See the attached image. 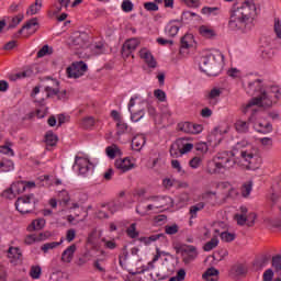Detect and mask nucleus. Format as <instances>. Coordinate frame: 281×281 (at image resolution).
Wrapping results in <instances>:
<instances>
[{
	"label": "nucleus",
	"mask_w": 281,
	"mask_h": 281,
	"mask_svg": "<svg viewBox=\"0 0 281 281\" xmlns=\"http://www.w3.org/2000/svg\"><path fill=\"white\" fill-rule=\"evenodd\" d=\"M194 43V36L192 34H186L180 41V54H186V49H190Z\"/></svg>",
	"instance_id": "15"
},
{
	"label": "nucleus",
	"mask_w": 281,
	"mask_h": 281,
	"mask_svg": "<svg viewBox=\"0 0 281 281\" xmlns=\"http://www.w3.org/2000/svg\"><path fill=\"white\" fill-rule=\"evenodd\" d=\"M88 69L89 66L85 61H75L67 68L68 78H82Z\"/></svg>",
	"instance_id": "7"
},
{
	"label": "nucleus",
	"mask_w": 281,
	"mask_h": 281,
	"mask_svg": "<svg viewBox=\"0 0 281 281\" xmlns=\"http://www.w3.org/2000/svg\"><path fill=\"white\" fill-rule=\"evenodd\" d=\"M64 241L65 240L61 238L59 241L46 243L41 247V249L44 254H47L49 249H56V247H60V244Z\"/></svg>",
	"instance_id": "31"
},
{
	"label": "nucleus",
	"mask_w": 281,
	"mask_h": 281,
	"mask_svg": "<svg viewBox=\"0 0 281 281\" xmlns=\"http://www.w3.org/2000/svg\"><path fill=\"white\" fill-rule=\"evenodd\" d=\"M58 3H59V7H57L55 14H58V12H63V8L67 10V8H69V4L71 3V0H58Z\"/></svg>",
	"instance_id": "53"
},
{
	"label": "nucleus",
	"mask_w": 281,
	"mask_h": 281,
	"mask_svg": "<svg viewBox=\"0 0 281 281\" xmlns=\"http://www.w3.org/2000/svg\"><path fill=\"white\" fill-rule=\"evenodd\" d=\"M199 32L204 38H214L216 36V32L205 25L200 26Z\"/></svg>",
	"instance_id": "26"
},
{
	"label": "nucleus",
	"mask_w": 281,
	"mask_h": 281,
	"mask_svg": "<svg viewBox=\"0 0 281 281\" xmlns=\"http://www.w3.org/2000/svg\"><path fill=\"white\" fill-rule=\"evenodd\" d=\"M144 8L147 10V12H157L159 10L157 2H145Z\"/></svg>",
	"instance_id": "51"
},
{
	"label": "nucleus",
	"mask_w": 281,
	"mask_h": 281,
	"mask_svg": "<svg viewBox=\"0 0 281 281\" xmlns=\"http://www.w3.org/2000/svg\"><path fill=\"white\" fill-rule=\"evenodd\" d=\"M87 45V41L85 40V34H80L72 38V46L77 49H82Z\"/></svg>",
	"instance_id": "29"
},
{
	"label": "nucleus",
	"mask_w": 281,
	"mask_h": 281,
	"mask_svg": "<svg viewBox=\"0 0 281 281\" xmlns=\"http://www.w3.org/2000/svg\"><path fill=\"white\" fill-rule=\"evenodd\" d=\"M116 128H117V135H124V133L128 131V124L122 121H119L116 124Z\"/></svg>",
	"instance_id": "49"
},
{
	"label": "nucleus",
	"mask_w": 281,
	"mask_h": 281,
	"mask_svg": "<svg viewBox=\"0 0 281 281\" xmlns=\"http://www.w3.org/2000/svg\"><path fill=\"white\" fill-rule=\"evenodd\" d=\"M221 274V271L218 269L211 267L205 270V272L202 274V279L204 281H218V276Z\"/></svg>",
	"instance_id": "16"
},
{
	"label": "nucleus",
	"mask_w": 281,
	"mask_h": 281,
	"mask_svg": "<svg viewBox=\"0 0 281 281\" xmlns=\"http://www.w3.org/2000/svg\"><path fill=\"white\" fill-rule=\"evenodd\" d=\"M218 8L217 7H204L202 8L201 12L202 14H217L216 12H218Z\"/></svg>",
	"instance_id": "57"
},
{
	"label": "nucleus",
	"mask_w": 281,
	"mask_h": 281,
	"mask_svg": "<svg viewBox=\"0 0 281 281\" xmlns=\"http://www.w3.org/2000/svg\"><path fill=\"white\" fill-rule=\"evenodd\" d=\"M179 233V225L172 224L165 226V234H168V236H175V234Z\"/></svg>",
	"instance_id": "43"
},
{
	"label": "nucleus",
	"mask_w": 281,
	"mask_h": 281,
	"mask_svg": "<svg viewBox=\"0 0 281 281\" xmlns=\"http://www.w3.org/2000/svg\"><path fill=\"white\" fill-rule=\"evenodd\" d=\"M36 186L38 188H49V186H52L50 176L49 175L40 176L36 182L25 181V190H27V188L31 190V188H36Z\"/></svg>",
	"instance_id": "10"
},
{
	"label": "nucleus",
	"mask_w": 281,
	"mask_h": 281,
	"mask_svg": "<svg viewBox=\"0 0 281 281\" xmlns=\"http://www.w3.org/2000/svg\"><path fill=\"white\" fill-rule=\"evenodd\" d=\"M114 166L116 170H120L122 173L128 172V170H133V168H135V164L131 162V158L128 157L116 159Z\"/></svg>",
	"instance_id": "13"
},
{
	"label": "nucleus",
	"mask_w": 281,
	"mask_h": 281,
	"mask_svg": "<svg viewBox=\"0 0 281 281\" xmlns=\"http://www.w3.org/2000/svg\"><path fill=\"white\" fill-rule=\"evenodd\" d=\"M274 34H277V38H281V22H280V19H274Z\"/></svg>",
	"instance_id": "61"
},
{
	"label": "nucleus",
	"mask_w": 281,
	"mask_h": 281,
	"mask_svg": "<svg viewBox=\"0 0 281 281\" xmlns=\"http://www.w3.org/2000/svg\"><path fill=\"white\" fill-rule=\"evenodd\" d=\"M239 157H241V159L246 160L247 162L251 164V159H254V153L240 149Z\"/></svg>",
	"instance_id": "47"
},
{
	"label": "nucleus",
	"mask_w": 281,
	"mask_h": 281,
	"mask_svg": "<svg viewBox=\"0 0 281 281\" xmlns=\"http://www.w3.org/2000/svg\"><path fill=\"white\" fill-rule=\"evenodd\" d=\"M138 54L139 58H142V60L147 64L149 69H156L157 60L155 59V56H153V53L148 50V48H142Z\"/></svg>",
	"instance_id": "11"
},
{
	"label": "nucleus",
	"mask_w": 281,
	"mask_h": 281,
	"mask_svg": "<svg viewBox=\"0 0 281 281\" xmlns=\"http://www.w3.org/2000/svg\"><path fill=\"white\" fill-rule=\"evenodd\" d=\"M170 156L173 158L181 157V140H177L175 144L170 146L169 149Z\"/></svg>",
	"instance_id": "25"
},
{
	"label": "nucleus",
	"mask_w": 281,
	"mask_h": 281,
	"mask_svg": "<svg viewBox=\"0 0 281 281\" xmlns=\"http://www.w3.org/2000/svg\"><path fill=\"white\" fill-rule=\"evenodd\" d=\"M154 97L159 100V102H166V92L161 89L154 91Z\"/></svg>",
	"instance_id": "55"
},
{
	"label": "nucleus",
	"mask_w": 281,
	"mask_h": 281,
	"mask_svg": "<svg viewBox=\"0 0 281 281\" xmlns=\"http://www.w3.org/2000/svg\"><path fill=\"white\" fill-rule=\"evenodd\" d=\"M105 153L110 159H115V155L120 153V147H117V145L109 146L106 147Z\"/></svg>",
	"instance_id": "39"
},
{
	"label": "nucleus",
	"mask_w": 281,
	"mask_h": 281,
	"mask_svg": "<svg viewBox=\"0 0 281 281\" xmlns=\"http://www.w3.org/2000/svg\"><path fill=\"white\" fill-rule=\"evenodd\" d=\"M36 203H38V200L34 196V193L23 195L15 201V210L20 214H32L36 210Z\"/></svg>",
	"instance_id": "6"
},
{
	"label": "nucleus",
	"mask_w": 281,
	"mask_h": 281,
	"mask_svg": "<svg viewBox=\"0 0 281 281\" xmlns=\"http://www.w3.org/2000/svg\"><path fill=\"white\" fill-rule=\"evenodd\" d=\"M8 258L12 265H16L21 258H23V252H21V248L11 246L8 249Z\"/></svg>",
	"instance_id": "14"
},
{
	"label": "nucleus",
	"mask_w": 281,
	"mask_h": 281,
	"mask_svg": "<svg viewBox=\"0 0 281 281\" xmlns=\"http://www.w3.org/2000/svg\"><path fill=\"white\" fill-rule=\"evenodd\" d=\"M126 234L130 238H137V236H139V232H137V224L132 223L126 229Z\"/></svg>",
	"instance_id": "37"
},
{
	"label": "nucleus",
	"mask_w": 281,
	"mask_h": 281,
	"mask_svg": "<svg viewBox=\"0 0 281 281\" xmlns=\"http://www.w3.org/2000/svg\"><path fill=\"white\" fill-rule=\"evenodd\" d=\"M142 117H144V110H138L137 112L131 114L132 122H139Z\"/></svg>",
	"instance_id": "60"
},
{
	"label": "nucleus",
	"mask_w": 281,
	"mask_h": 281,
	"mask_svg": "<svg viewBox=\"0 0 281 281\" xmlns=\"http://www.w3.org/2000/svg\"><path fill=\"white\" fill-rule=\"evenodd\" d=\"M44 142L46 144L47 150H49V148H54V146L58 144V135L54 134L53 131H48L44 136Z\"/></svg>",
	"instance_id": "17"
},
{
	"label": "nucleus",
	"mask_w": 281,
	"mask_h": 281,
	"mask_svg": "<svg viewBox=\"0 0 281 281\" xmlns=\"http://www.w3.org/2000/svg\"><path fill=\"white\" fill-rule=\"evenodd\" d=\"M235 128L237 133H249V122L238 120L235 123Z\"/></svg>",
	"instance_id": "27"
},
{
	"label": "nucleus",
	"mask_w": 281,
	"mask_h": 281,
	"mask_svg": "<svg viewBox=\"0 0 281 281\" xmlns=\"http://www.w3.org/2000/svg\"><path fill=\"white\" fill-rule=\"evenodd\" d=\"M25 181L13 182L10 188L2 192L4 199H15L16 194H23L25 192Z\"/></svg>",
	"instance_id": "8"
},
{
	"label": "nucleus",
	"mask_w": 281,
	"mask_h": 281,
	"mask_svg": "<svg viewBox=\"0 0 281 281\" xmlns=\"http://www.w3.org/2000/svg\"><path fill=\"white\" fill-rule=\"evenodd\" d=\"M76 244H72L67 249H65L61 254L63 262H71V260H74V254H76Z\"/></svg>",
	"instance_id": "20"
},
{
	"label": "nucleus",
	"mask_w": 281,
	"mask_h": 281,
	"mask_svg": "<svg viewBox=\"0 0 281 281\" xmlns=\"http://www.w3.org/2000/svg\"><path fill=\"white\" fill-rule=\"evenodd\" d=\"M235 220L237 221V225H245V223H247V216L245 215H240V214H236L235 215Z\"/></svg>",
	"instance_id": "64"
},
{
	"label": "nucleus",
	"mask_w": 281,
	"mask_h": 281,
	"mask_svg": "<svg viewBox=\"0 0 281 281\" xmlns=\"http://www.w3.org/2000/svg\"><path fill=\"white\" fill-rule=\"evenodd\" d=\"M200 69L206 76H220L223 71V65L216 60V55L210 54L201 58Z\"/></svg>",
	"instance_id": "5"
},
{
	"label": "nucleus",
	"mask_w": 281,
	"mask_h": 281,
	"mask_svg": "<svg viewBox=\"0 0 281 281\" xmlns=\"http://www.w3.org/2000/svg\"><path fill=\"white\" fill-rule=\"evenodd\" d=\"M194 148L199 155H205L210 150L207 143H198L194 145Z\"/></svg>",
	"instance_id": "41"
},
{
	"label": "nucleus",
	"mask_w": 281,
	"mask_h": 281,
	"mask_svg": "<svg viewBox=\"0 0 281 281\" xmlns=\"http://www.w3.org/2000/svg\"><path fill=\"white\" fill-rule=\"evenodd\" d=\"M45 227V218L34 220L29 226V232H36L38 229H43Z\"/></svg>",
	"instance_id": "28"
},
{
	"label": "nucleus",
	"mask_w": 281,
	"mask_h": 281,
	"mask_svg": "<svg viewBox=\"0 0 281 281\" xmlns=\"http://www.w3.org/2000/svg\"><path fill=\"white\" fill-rule=\"evenodd\" d=\"M139 38L137 37H133L131 40H127L124 45L126 49H131L132 52H135V49H137V47H139Z\"/></svg>",
	"instance_id": "30"
},
{
	"label": "nucleus",
	"mask_w": 281,
	"mask_h": 281,
	"mask_svg": "<svg viewBox=\"0 0 281 281\" xmlns=\"http://www.w3.org/2000/svg\"><path fill=\"white\" fill-rule=\"evenodd\" d=\"M258 126H259L258 133H262L263 135H267V133H272L273 131V125H271V123H266V124L259 123Z\"/></svg>",
	"instance_id": "40"
},
{
	"label": "nucleus",
	"mask_w": 281,
	"mask_h": 281,
	"mask_svg": "<svg viewBox=\"0 0 281 281\" xmlns=\"http://www.w3.org/2000/svg\"><path fill=\"white\" fill-rule=\"evenodd\" d=\"M204 207H205L204 202H199L195 205H192L189 211L191 214V218H196V213L201 212V210H203Z\"/></svg>",
	"instance_id": "34"
},
{
	"label": "nucleus",
	"mask_w": 281,
	"mask_h": 281,
	"mask_svg": "<svg viewBox=\"0 0 281 281\" xmlns=\"http://www.w3.org/2000/svg\"><path fill=\"white\" fill-rule=\"evenodd\" d=\"M273 280V270L268 269L263 272V281H272Z\"/></svg>",
	"instance_id": "63"
},
{
	"label": "nucleus",
	"mask_w": 281,
	"mask_h": 281,
	"mask_svg": "<svg viewBox=\"0 0 281 281\" xmlns=\"http://www.w3.org/2000/svg\"><path fill=\"white\" fill-rule=\"evenodd\" d=\"M183 280H186V270L184 269L178 270L177 276L171 277L169 279V281H183Z\"/></svg>",
	"instance_id": "54"
},
{
	"label": "nucleus",
	"mask_w": 281,
	"mask_h": 281,
	"mask_svg": "<svg viewBox=\"0 0 281 281\" xmlns=\"http://www.w3.org/2000/svg\"><path fill=\"white\" fill-rule=\"evenodd\" d=\"M252 188H254V182L248 181L244 183L241 187V196H244V199H247V196L251 194Z\"/></svg>",
	"instance_id": "35"
},
{
	"label": "nucleus",
	"mask_w": 281,
	"mask_h": 281,
	"mask_svg": "<svg viewBox=\"0 0 281 281\" xmlns=\"http://www.w3.org/2000/svg\"><path fill=\"white\" fill-rule=\"evenodd\" d=\"M74 170H78L79 175H87L93 165L89 161V159L82 158L80 156H76L75 165L72 166Z\"/></svg>",
	"instance_id": "9"
},
{
	"label": "nucleus",
	"mask_w": 281,
	"mask_h": 281,
	"mask_svg": "<svg viewBox=\"0 0 281 281\" xmlns=\"http://www.w3.org/2000/svg\"><path fill=\"white\" fill-rule=\"evenodd\" d=\"M14 170V162L8 158L0 161V172H12Z\"/></svg>",
	"instance_id": "23"
},
{
	"label": "nucleus",
	"mask_w": 281,
	"mask_h": 281,
	"mask_svg": "<svg viewBox=\"0 0 281 281\" xmlns=\"http://www.w3.org/2000/svg\"><path fill=\"white\" fill-rule=\"evenodd\" d=\"M178 128L182 133L191 134L192 133V123H190V122L179 123Z\"/></svg>",
	"instance_id": "45"
},
{
	"label": "nucleus",
	"mask_w": 281,
	"mask_h": 281,
	"mask_svg": "<svg viewBox=\"0 0 281 281\" xmlns=\"http://www.w3.org/2000/svg\"><path fill=\"white\" fill-rule=\"evenodd\" d=\"M182 148H180V155H186L187 153H190L194 148V144L192 143H186L181 142Z\"/></svg>",
	"instance_id": "52"
},
{
	"label": "nucleus",
	"mask_w": 281,
	"mask_h": 281,
	"mask_svg": "<svg viewBox=\"0 0 281 281\" xmlns=\"http://www.w3.org/2000/svg\"><path fill=\"white\" fill-rule=\"evenodd\" d=\"M256 16H258L256 3H254V0H246L240 7L232 11L228 27L233 32L247 34L254 30V20Z\"/></svg>",
	"instance_id": "1"
},
{
	"label": "nucleus",
	"mask_w": 281,
	"mask_h": 281,
	"mask_svg": "<svg viewBox=\"0 0 281 281\" xmlns=\"http://www.w3.org/2000/svg\"><path fill=\"white\" fill-rule=\"evenodd\" d=\"M160 238H164V234H156L151 235L149 237H140L139 240L140 243H145V245H150L151 243H155L159 240Z\"/></svg>",
	"instance_id": "33"
},
{
	"label": "nucleus",
	"mask_w": 281,
	"mask_h": 281,
	"mask_svg": "<svg viewBox=\"0 0 281 281\" xmlns=\"http://www.w3.org/2000/svg\"><path fill=\"white\" fill-rule=\"evenodd\" d=\"M189 166L193 169L199 168V166H201V158L200 157H193L190 161H189Z\"/></svg>",
	"instance_id": "62"
},
{
	"label": "nucleus",
	"mask_w": 281,
	"mask_h": 281,
	"mask_svg": "<svg viewBox=\"0 0 281 281\" xmlns=\"http://www.w3.org/2000/svg\"><path fill=\"white\" fill-rule=\"evenodd\" d=\"M43 8V0H35L33 4L30 5L29 10L26 11V14H31V16H34V14H38Z\"/></svg>",
	"instance_id": "24"
},
{
	"label": "nucleus",
	"mask_w": 281,
	"mask_h": 281,
	"mask_svg": "<svg viewBox=\"0 0 281 281\" xmlns=\"http://www.w3.org/2000/svg\"><path fill=\"white\" fill-rule=\"evenodd\" d=\"M161 258V250L156 248V255L154 256L153 260L149 261L146 266L142 267V270L138 273H146V271H150L155 269V262Z\"/></svg>",
	"instance_id": "21"
},
{
	"label": "nucleus",
	"mask_w": 281,
	"mask_h": 281,
	"mask_svg": "<svg viewBox=\"0 0 281 281\" xmlns=\"http://www.w3.org/2000/svg\"><path fill=\"white\" fill-rule=\"evenodd\" d=\"M248 89L250 91L258 92L259 94L250 99V101L241 108L244 115L249 113V109H251V106H260L265 109H270V106H273L271 92H267V90H265V86H262V79H257L252 82H249Z\"/></svg>",
	"instance_id": "3"
},
{
	"label": "nucleus",
	"mask_w": 281,
	"mask_h": 281,
	"mask_svg": "<svg viewBox=\"0 0 281 281\" xmlns=\"http://www.w3.org/2000/svg\"><path fill=\"white\" fill-rule=\"evenodd\" d=\"M247 143H237L232 151L218 153L212 161L207 162L206 172L209 175H218L221 170H229L236 164V158L238 159V151L240 148H245Z\"/></svg>",
	"instance_id": "2"
},
{
	"label": "nucleus",
	"mask_w": 281,
	"mask_h": 281,
	"mask_svg": "<svg viewBox=\"0 0 281 281\" xmlns=\"http://www.w3.org/2000/svg\"><path fill=\"white\" fill-rule=\"evenodd\" d=\"M60 87V81L53 80V86H45L44 91L46 92V98H54L55 95H58V89Z\"/></svg>",
	"instance_id": "18"
},
{
	"label": "nucleus",
	"mask_w": 281,
	"mask_h": 281,
	"mask_svg": "<svg viewBox=\"0 0 281 281\" xmlns=\"http://www.w3.org/2000/svg\"><path fill=\"white\" fill-rule=\"evenodd\" d=\"M33 27H38V18H32L23 25V30H32Z\"/></svg>",
	"instance_id": "46"
},
{
	"label": "nucleus",
	"mask_w": 281,
	"mask_h": 281,
	"mask_svg": "<svg viewBox=\"0 0 281 281\" xmlns=\"http://www.w3.org/2000/svg\"><path fill=\"white\" fill-rule=\"evenodd\" d=\"M58 199H59V202L63 203V205H67L69 203V193L63 190L59 192Z\"/></svg>",
	"instance_id": "48"
},
{
	"label": "nucleus",
	"mask_w": 281,
	"mask_h": 281,
	"mask_svg": "<svg viewBox=\"0 0 281 281\" xmlns=\"http://www.w3.org/2000/svg\"><path fill=\"white\" fill-rule=\"evenodd\" d=\"M16 78H32L34 76V70L32 68H26L25 70L18 72Z\"/></svg>",
	"instance_id": "50"
},
{
	"label": "nucleus",
	"mask_w": 281,
	"mask_h": 281,
	"mask_svg": "<svg viewBox=\"0 0 281 281\" xmlns=\"http://www.w3.org/2000/svg\"><path fill=\"white\" fill-rule=\"evenodd\" d=\"M271 260V256H262L259 260L256 261V267L259 269H263V267L269 265V261Z\"/></svg>",
	"instance_id": "42"
},
{
	"label": "nucleus",
	"mask_w": 281,
	"mask_h": 281,
	"mask_svg": "<svg viewBox=\"0 0 281 281\" xmlns=\"http://www.w3.org/2000/svg\"><path fill=\"white\" fill-rule=\"evenodd\" d=\"M215 98H221V89L213 88L207 94L209 100H214Z\"/></svg>",
	"instance_id": "59"
},
{
	"label": "nucleus",
	"mask_w": 281,
	"mask_h": 281,
	"mask_svg": "<svg viewBox=\"0 0 281 281\" xmlns=\"http://www.w3.org/2000/svg\"><path fill=\"white\" fill-rule=\"evenodd\" d=\"M182 256H184L182 262H184V265H190V262L196 260L199 251L193 245H187Z\"/></svg>",
	"instance_id": "12"
},
{
	"label": "nucleus",
	"mask_w": 281,
	"mask_h": 281,
	"mask_svg": "<svg viewBox=\"0 0 281 281\" xmlns=\"http://www.w3.org/2000/svg\"><path fill=\"white\" fill-rule=\"evenodd\" d=\"M218 247V238L213 237L210 241H207L204 246L203 249L205 251H212V249H216Z\"/></svg>",
	"instance_id": "38"
},
{
	"label": "nucleus",
	"mask_w": 281,
	"mask_h": 281,
	"mask_svg": "<svg viewBox=\"0 0 281 281\" xmlns=\"http://www.w3.org/2000/svg\"><path fill=\"white\" fill-rule=\"evenodd\" d=\"M200 69L206 76H220L223 71V65L216 60V55L210 54L201 58Z\"/></svg>",
	"instance_id": "4"
},
{
	"label": "nucleus",
	"mask_w": 281,
	"mask_h": 281,
	"mask_svg": "<svg viewBox=\"0 0 281 281\" xmlns=\"http://www.w3.org/2000/svg\"><path fill=\"white\" fill-rule=\"evenodd\" d=\"M42 273H43V268H41V266H32L31 267L30 277L33 280H40Z\"/></svg>",
	"instance_id": "32"
},
{
	"label": "nucleus",
	"mask_w": 281,
	"mask_h": 281,
	"mask_svg": "<svg viewBox=\"0 0 281 281\" xmlns=\"http://www.w3.org/2000/svg\"><path fill=\"white\" fill-rule=\"evenodd\" d=\"M24 15L23 14H19L12 18L11 23L8 26V30H14V27H16L21 21H23Z\"/></svg>",
	"instance_id": "44"
},
{
	"label": "nucleus",
	"mask_w": 281,
	"mask_h": 281,
	"mask_svg": "<svg viewBox=\"0 0 281 281\" xmlns=\"http://www.w3.org/2000/svg\"><path fill=\"white\" fill-rule=\"evenodd\" d=\"M121 8L123 12H133V2L131 0H124Z\"/></svg>",
	"instance_id": "56"
},
{
	"label": "nucleus",
	"mask_w": 281,
	"mask_h": 281,
	"mask_svg": "<svg viewBox=\"0 0 281 281\" xmlns=\"http://www.w3.org/2000/svg\"><path fill=\"white\" fill-rule=\"evenodd\" d=\"M229 274L233 278H240L241 276H247V268H245L243 263H237L231 268Z\"/></svg>",
	"instance_id": "19"
},
{
	"label": "nucleus",
	"mask_w": 281,
	"mask_h": 281,
	"mask_svg": "<svg viewBox=\"0 0 281 281\" xmlns=\"http://www.w3.org/2000/svg\"><path fill=\"white\" fill-rule=\"evenodd\" d=\"M81 124H82L83 128H91V126H93V124H95V120H93V117H91V116H88L82 120Z\"/></svg>",
	"instance_id": "58"
},
{
	"label": "nucleus",
	"mask_w": 281,
	"mask_h": 281,
	"mask_svg": "<svg viewBox=\"0 0 281 281\" xmlns=\"http://www.w3.org/2000/svg\"><path fill=\"white\" fill-rule=\"evenodd\" d=\"M220 237L224 243H234L236 240V234L229 232L221 233Z\"/></svg>",
	"instance_id": "36"
},
{
	"label": "nucleus",
	"mask_w": 281,
	"mask_h": 281,
	"mask_svg": "<svg viewBox=\"0 0 281 281\" xmlns=\"http://www.w3.org/2000/svg\"><path fill=\"white\" fill-rule=\"evenodd\" d=\"M145 144H146V136H144V135L134 136L132 139V146H133L134 150H142V148H144Z\"/></svg>",
	"instance_id": "22"
}]
</instances>
